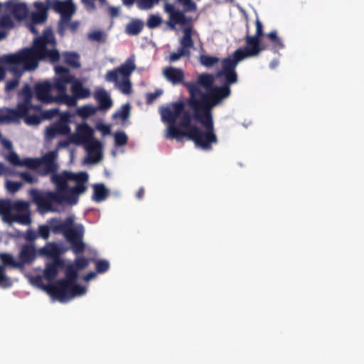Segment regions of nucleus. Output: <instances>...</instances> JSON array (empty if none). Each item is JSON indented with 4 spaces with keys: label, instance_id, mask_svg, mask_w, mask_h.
<instances>
[{
    "label": "nucleus",
    "instance_id": "19",
    "mask_svg": "<svg viewBox=\"0 0 364 364\" xmlns=\"http://www.w3.org/2000/svg\"><path fill=\"white\" fill-rule=\"evenodd\" d=\"M36 257V250L33 244L23 245L18 254L19 263H22V267L25 264L32 263Z\"/></svg>",
    "mask_w": 364,
    "mask_h": 364
},
{
    "label": "nucleus",
    "instance_id": "64",
    "mask_svg": "<svg viewBox=\"0 0 364 364\" xmlns=\"http://www.w3.org/2000/svg\"><path fill=\"white\" fill-rule=\"evenodd\" d=\"M7 171L8 168L3 163H0V175L5 174Z\"/></svg>",
    "mask_w": 364,
    "mask_h": 364
},
{
    "label": "nucleus",
    "instance_id": "13",
    "mask_svg": "<svg viewBox=\"0 0 364 364\" xmlns=\"http://www.w3.org/2000/svg\"><path fill=\"white\" fill-rule=\"evenodd\" d=\"M0 287L2 288H9L13 283L11 278L6 274V268L11 267L15 269L22 268V263H19L14 259V257L9 253H0Z\"/></svg>",
    "mask_w": 364,
    "mask_h": 364
},
{
    "label": "nucleus",
    "instance_id": "2",
    "mask_svg": "<svg viewBox=\"0 0 364 364\" xmlns=\"http://www.w3.org/2000/svg\"><path fill=\"white\" fill-rule=\"evenodd\" d=\"M72 175L64 173L60 175H55L50 178V182L55 186V191H41L38 189H31L29 196L33 203L39 210L43 212H53L55 209L53 205H58L77 204L78 196L87 191L86 186L75 184L70 187L68 183L70 182Z\"/></svg>",
    "mask_w": 364,
    "mask_h": 364
},
{
    "label": "nucleus",
    "instance_id": "55",
    "mask_svg": "<svg viewBox=\"0 0 364 364\" xmlns=\"http://www.w3.org/2000/svg\"><path fill=\"white\" fill-rule=\"evenodd\" d=\"M108 13L111 18L117 17L119 15V9L115 6H109Z\"/></svg>",
    "mask_w": 364,
    "mask_h": 364
},
{
    "label": "nucleus",
    "instance_id": "35",
    "mask_svg": "<svg viewBox=\"0 0 364 364\" xmlns=\"http://www.w3.org/2000/svg\"><path fill=\"white\" fill-rule=\"evenodd\" d=\"M267 37L272 45V50L274 52H278L284 48V44L282 40L277 36L276 31H272L269 33Z\"/></svg>",
    "mask_w": 364,
    "mask_h": 364
},
{
    "label": "nucleus",
    "instance_id": "34",
    "mask_svg": "<svg viewBox=\"0 0 364 364\" xmlns=\"http://www.w3.org/2000/svg\"><path fill=\"white\" fill-rule=\"evenodd\" d=\"M213 82L214 77L213 75L209 73H202L198 75V81L195 83L197 84L198 87L199 85H200L208 91L211 87H213Z\"/></svg>",
    "mask_w": 364,
    "mask_h": 364
},
{
    "label": "nucleus",
    "instance_id": "30",
    "mask_svg": "<svg viewBox=\"0 0 364 364\" xmlns=\"http://www.w3.org/2000/svg\"><path fill=\"white\" fill-rule=\"evenodd\" d=\"M94 261L93 259H87L83 257H77L73 264H69L65 269L71 268L76 273V279H78V271L85 269L88 267L90 262Z\"/></svg>",
    "mask_w": 364,
    "mask_h": 364
},
{
    "label": "nucleus",
    "instance_id": "37",
    "mask_svg": "<svg viewBox=\"0 0 364 364\" xmlns=\"http://www.w3.org/2000/svg\"><path fill=\"white\" fill-rule=\"evenodd\" d=\"M87 38L90 41L97 43H105L106 41V34L100 30H96L88 33Z\"/></svg>",
    "mask_w": 364,
    "mask_h": 364
},
{
    "label": "nucleus",
    "instance_id": "49",
    "mask_svg": "<svg viewBox=\"0 0 364 364\" xmlns=\"http://www.w3.org/2000/svg\"><path fill=\"white\" fill-rule=\"evenodd\" d=\"M6 159L15 166H21L22 160L20 159L18 155L14 151H11L7 156Z\"/></svg>",
    "mask_w": 364,
    "mask_h": 364
},
{
    "label": "nucleus",
    "instance_id": "38",
    "mask_svg": "<svg viewBox=\"0 0 364 364\" xmlns=\"http://www.w3.org/2000/svg\"><path fill=\"white\" fill-rule=\"evenodd\" d=\"M130 115V105H124L121 109L113 114L114 118H120L123 122L127 121Z\"/></svg>",
    "mask_w": 364,
    "mask_h": 364
},
{
    "label": "nucleus",
    "instance_id": "57",
    "mask_svg": "<svg viewBox=\"0 0 364 364\" xmlns=\"http://www.w3.org/2000/svg\"><path fill=\"white\" fill-rule=\"evenodd\" d=\"M18 82L16 80H10L6 83V89L7 90H14L18 86Z\"/></svg>",
    "mask_w": 364,
    "mask_h": 364
},
{
    "label": "nucleus",
    "instance_id": "48",
    "mask_svg": "<svg viewBox=\"0 0 364 364\" xmlns=\"http://www.w3.org/2000/svg\"><path fill=\"white\" fill-rule=\"evenodd\" d=\"M24 117H25V121H26V124H31V125L38 124L43 120L41 114L40 115H38V114H28V113L27 115L25 116Z\"/></svg>",
    "mask_w": 364,
    "mask_h": 364
},
{
    "label": "nucleus",
    "instance_id": "12",
    "mask_svg": "<svg viewBox=\"0 0 364 364\" xmlns=\"http://www.w3.org/2000/svg\"><path fill=\"white\" fill-rule=\"evenodd\" d=\"M183 6V11L176 9L173 4L165 3L164 9L168 14V20L166 22L167 26L172 30L176 28V26L186 25L190 23L191 18L185 15L186 12H195L197 10L196 4L193 0H177Z\"/></svg>",
    "mask_w": 364,
    "mask_h": 364
},
{
    "label": "nucleus",
    "instance_id": "4",
    "mask_svg": "<svg viewBox=\"0 0 364 364\" xmlns=\"http://www.w3.org/2000/svg\"><path fill=\"white\" fill-rule=\"evenodd\" d=\"M161 115L162 119L168 124L166 137L176 139L177 141H181L180 132L185 130L181 128L186 129L190 127L193 119V114L185 109L184 102L182 101L176 102L170 106L163 107L161 110Z\"/></svg>",
    "mask_w": 364,
    "mask_h": 364
},
{
    "label": "nucleus",
    "instance_id": "40",
    "mask_svg": "<svg viewBox=\"0 0 364 364\" xmlns=\"http://www.w3.org/2000/svg\"><path fill=\"white\" fill-rule=\"evenodd\" d=\"M40 159H30L27 158L22 160L21 166H26L32 169H37L41 165Z\"/></svg>",
    "mask_w": 364,
    "mask_h": 364
},
{
    "label": "nucleus",
    "instance_id": "31",
    "mask_svg": "<svg viewBox=\"0 0 364 364\" xmlns=\"http://www.w3.org/2000/svg\"><path fill=\"white\" fill-rule=\"evenodd\" d=\"M95 98L97 100L101 109H107L112 105V102L107 92L104 90L98 91L95 94Z\"/></svg>",
    "mask_w": 364,
    "mask_h": 364
},
{
    "label": "nucleus",
    "instance_id": "23",
    "mask_svg": "<svg viewBox=\"0 0 364 364\" xmlns=\"http://www.w3.org/2000/svg\"><path fill=\"white\" fill-rule=\"evenodd\" d=\"M63 265V261L60 258L54 259L50 263L47 264L43 274L48 281H53L58 273V269Z\"/></svg>",
    "mask_w": 364,
    "mask_h": 364
},
{
    "label": "nucleus",
    "instance_id": "50",
    "mask_svg": "<svg viewBox=\"0 0 364 364\" xmlns=\"http://www.w3.org/2000/svg\"><path fill=\"white\" fill-rule=\"evenodd\" d=\"M20 176L23 181L29 183L31 184L35 183L38 181V178H36L29 172H21L20 173Z\"/></svg>",
    "mask_w": 364,
    "mask_h": 364
},
{
    "label": "nucleus",
    "instance_id": "21",
    "mask_svg": "<svg viewBox=\"0 0 364 364\" xmlns=\"http://www.w3.org/2000/svg\"><path fill=\"white\" fill-rule=\"evenodd\" d=\"M66 85H63L60 82L57 83L55 85V91L57 95H55V102L64 103L69 106L74 105L75 104V99L73 97L68 95L66 93Z\"/></svg>",
    "mask_w": 364,
    "mask_h": 364
},
{
    "label": "nucleus",
    "instance_id": "44",
    "mask_svg": "<svg viewBox=\"0 0 364 364\" xmlns=\"http://www.w3.org/2000/svg\"><path fill=\"white\" fill-rule=\"evenodd\" d=\"M96 272L98 274L106 272L109 268V263L105 259L95 260Z\"/></svg>",
    "mask_w": 364,
    "mask_h": 364
},
{
    "label": "nucleus",
    "instance_id": "24",
    "mask_svg": "<svg viewBox=\"0 0 364 364\" xmlns=\"http://www.w3.org/2000/svg\"><path fill=\"white\" fill-rule=\"evenodd\" d=\"M55 70L56 74L59 76L54 81V85L58 82L62 83L63 85H67L68 83H71L74 80V77L70 74V70L68 68L62 66L58 65L55 68Z\"/></svg>",
    "mask_w": 364,
    "mask_h": 364
},
{
    "label": "nucleus",
    "instance_id": "1",
    "mask_svg": "<svg viewBox=\"0 0 364 364\" xmlns=\"http://www.w3.org/2000/svg\"><path fill=\"white\" fill-rule=\"evenodd\" d=\"M60 59V53L57 49V41L53 29L48 27L41 36L33 39L30 47L4 55L1 61L14 67H21L24 71H32L38 68L41 61L55 64Z\"/></svg>",
    "mask_w": 364,
    "mask_h": 364
},
{
    "label": "nucleus",
    "instance_id": "36",
    "mask_svg": "<svg viewBox=\"0 0 364 364\" xmlns=\"http://www.w3.org/2000/svg\"><path fill=\"white\" fill-rule=\"evenodd\" d=\"M22 95H23V101L18 103L21 106H24L28 111V107H31V102L32 100L33 93L31 89L28 85H25L22 89Z\"/></svg>",
    "mask_w": 364,
    "mask_h": 364
},
{
    "label": "nucleus",
    "instance_id": "15",
    "mask_svg": "<svg viewBox=\"0 0 364 364\" xmlns=\"http://www.w3.org/2000/svg\"><path fill=\"white\" fill-rule=\"evenodd\" d=\"M136 65L134 60L132 58L127 59L124 63L119 67L107 71L105 75V79L108 82L118 83L119 75H121L123 78H129L130 75L135 70Z\"/></svg>",
    "mask_w": 364,
    "mask_h": 364
},
{
    "label": "nucleus",
    "instance_id": "51",
    "mask_svg": "<svg viewBox=\"0 0 364 364\" xmlns=\"http://www.w3.org/2000/svg\"><path fill=\"white\" fill-rule=\"evenodd\" d=\"M43 119H51L58 114V109H50L41 112Z\"/></svg>",
    "mask_w": 364,
    "mask_h": 364
},
{
    "label": "nucleus",
    "instance_id": "47",
    "mask_svg": "<svg viewBox=\"0 0 364 364\" xmlns=\"http://www.w3.org/2000/svg\"><path fill=\"white\" fill-rule=\"evenodd\" d=\"M96 112V109L91 105H85L80 107L78 110L79 114L82 117H90Z\"/></svg>",
    "mask_w": 364,
    "mask_h": 364
},
{
    "label": "nucleus",
    "instance_id": "59",
    "mask_svg": "<svg viewBox=\"0 0 364 364\" xmlns=\"http://www.w3.org/2000/svg\"><path fill=\"white\" fill-rule=\"evenodd\" d=\"M2 144L6 149L11 150L13 148L11 142L6 139L3 140Z\"/></svg>",
    "mask_w": 364,
    "mask_h": 364
},
{
    "label": "nucleus",
    "instance_id": "27",
    "mask_svg": "<svg viewBox=\"0 0 364 364\" xmlns=\"http://www.w3.org/2000/svg\"><path fill=\"white\" fill-rule=\"evenodd\" d=\"M36 7L38 11L32 13L31 14V22L32 23H43L47 19V7L42 3H36Z\"/></svg>",
    "mask_w": 364,
    "mask_h": 364
},
{
    "label": "nucleus",
    "instance_id": "8",
    "mask_svg": "<svg viewBox=\"0 0 364 364\" xmlns=\"http://www.w3.org/2000/svg\"><path fill=\"white\" fill-rule=\"evenodd\" d=\"M195 120L200 123L204 129L191 124L190 127H187L184 132H180L181 141L184 137H186L193 141L197 147L205 151L211 150L212 144L218 143V137L214 130V122L202 119Z\"/></svg>",
    "mask_w": 364,
    "mask_h": 364
},
{
    "label": "nucleus",
    "instance_id": "16",
    "mask_svg": "<svg viewBox=\"0 0 364 364\" xmlns=\"http://www.w3.org/2000/svg\"><path fill=\"white\" fill-rule=\"evenodd\" d=\"M33 89L35 96L38 101L46 104L55 102V96L51 95V92L55 90L54 82L51 83L49 81L39 82L35 85Z\"/></svg>",
    "mask_w": 364,
    "mask_h": 364
},
{
    "label": "nucleus",
    "instance_id": "39",
    "mask_svg": "<svg viewBox=\"0 0 364 364\" xmlns=\"http://www.w3.org/2000/svg\"><path fill=\"white\" fill-rule=\"evenodd\" d=\"M200 63L208 68L212 67L219 62V58L208 55H201L199 58Z\"/></svg>",
    "mask_w": 364,
    "mask_h": 364
},
{
    "label": "nucleus",
    "instance_id": "9",
    "mask_svg": "<svg viewBox=\"0 0 364 364\" xmlns=\"http://www.w3.org/2000/svg\"><path fill=\"white\" fill-rule=\"evenodd\" d=\"M221 64L222 68L216 73L215 77L220 80L222 85L213 86L208 92L219 104L230 96V86L238 82V75L236 69L224 60H222Z\"/></svg>",
    "mask_w": 364,
    "mask_h": 364
},
{
    "label": "nucleus",
    "instance_id": "41",
    "mask_svg": "<svg viewBox=\"0 0 364 364\" xmlns=\"http://www.w3.org/2000/svg\"><path fill=\"white\" fill-rule=\"evenodd\" d=\"M11 205L10 201L6 200H0V215L4 218L9 217L11 213Z\"/></svg>",
    "mask_w": 364,
    "mask_h": 364
},
{
    "label": "nucleus",
    "instance_id": "18",
    "mask_svg": "<svg viewBox=\"0 0 364 364\" xmlns=\"http://www.w3.org/2000/svg\"><path fill=\"white\" fill-rule=\"evenodd\" d=\"M164 76L173 85L183 84L185 86L184 72L181 68L166 67L163 70Z\"/></svg>",
    "mask_w": 364,
    "mask_h": 364
},
{
    "label": "nucleus",
    "instance_id": "14",
    "mask_svg": "<svg viewBox=\"0 0 364 364\" xmlns=\"http://www.w3.org/2000/svg\"><path fill=\"white\" fill-rule=\"evenodd\" d=\"M180 48L177 52L171 53L169 60L175 62L181 57L186 56L190 58L191 55V49L194 48V42L192 38V31L191 28H185L183 35L179 41Z\"/></svg>",
    "mask_w": 364,
    "mask_h": 364
},
{
    "label": "nucleus",
    "instance_id": "46",
    "mask_svg": "<svg viewBox=\"0 0 364 364\" xmlns=\"http://www.w3.org/2000/svg\"><path fill=\"white\" fill-rule=\"evenodd\" d=\"M128 137L124 132H118L114 134V143L117 146H122L127 144Z\"/></svg>",
    "mask_w": 364,
    "mask_h": 364
},
{
    "label": "nucleus",
    "instance_id": "17",
    "mask_svg": "<svg viewBox=\"0 0 364 364\" xmlns=\"http://www.w3.org/2000/svg\"><path fill=\"white\" fill-rule=\"evenodd\" d=\"M50 7L61 16V19L68 23L75 11V4L72 0H53L50 2Z\"/></svg>",
    "mask_w": 364,
    "mask_h": 364
},
{
    "label": "nucleus",
    "instance_id": "22",
    "mask_svg": "<svg viewBox=\"0 0 364 364\" xmlns=\"http://www.w3.org/2000/svg\"><path fill=\"white\" fill-rule=\"evenodd\" d=\"M70 132L68 121L61 119L53 126L47 129V134L50 137H54L56 134H68Z\"/></svg>",
    "mask_w": 364,
    "mask_h": 364
},
{
    "label": "nucleus",
    "instance_id": "10",
    "mask_svg": "<svg viewBox=\"0 0 364 364\" xmlns=\"http://www.w3.org/2000/svg\"><path fill=\"white\" fill-rule=\"evenodd\" d=\"M72 141L76 144L87 143V151L88 152L87 161L97 163L101 157L100 143L93 139V130L87 124L78 125L77 134L72 136Z\"/></svg>",
    "mask_w": 364,
    "mask_h": 364
},
{
    "label": "nucleus",
    "instance_id": "52",
    "mask_svg": "<svg viewBox=\"0 0 364 364\" xmlns=\"http://www.w3.org/2000/svg\"><path fill=\"white\" fill-rule=\"evenodd\" d=\"M6 187L12 193H15L20 189L21 183L17 181H7Z\"/></svg>",
    "mask_w": 364,
    "mask_h": 364
},
{
    "label": "nucleus",
    "instance_id": "3",
    "mask_svg": "<svg viewBox=\"0 0 364 364\" xmlns=\"http://www.w3.org/2000/svg\"><path fill=\"white\" fill-rule=\"evenodd\" d=\"M50 230L54 233H62L70 242L73 252L77 255L82 253L85 248L82 241L84 228L81 224L75 225L72 218H66L63 221L53 219L50 226L42 225L38 227V237L47 240Z\"/></svg>",
    "mask_w": 364,
    "mask_h": 364
},
{
    "label": "nucleus",
    "instance_id": "61",
    "mask_svg": "<svg viewBox=\"0 0 364 364\" xmlns=\"http://www.w3.org/2000/svg\"><path fill=\"white\" fill-rule=\"evenodd\" d=\"M100 129L103 134H109L111 132L110 127L107 125H102Z\"/></svg>",
    "mask_w": 364,
    "mask_h": 364
},
{
    "label": "nucleus",
    "instance_id": "33",
    "mask_svg": "<svg viewBox=\"0 0 364 364\" xmlns=\"http://www.w3.org/2000/svg\"><path fill=\"white\" fill-rule=\"evenodd\" d=\"M144 28V23L139 19H134L127 24L126 33L129 36H136L141 33Z\"/></svg>",
    "mask_w": 364,
    "mask_h": 364
},
{
    "label": "nucleus",
    "instance_id": "53",
    "mask_svg": "<svg viewBox=\"0 0 364 364\" xmlns=\"http://www.w3.org/2000/svg\"><path fill=\"white\" fill-rule=\"evenodd\" d=\"M161 94V91L157 90L154 92H149L146 95V102L150 104L152 103Z\"/></svg>",
    "mask_w": 364,
    "mask_h": 364
},
{
    "label": "nucleus",
    "instance_id": "42",
    "mask_svg": "<svg viewBox=\"0 0 364 364\" xmlns=\"http://www.w3.org/2000/svg\"><path fill=\"white\" fill-rule=\"evenodd\" d=\"M118 85L119 89L120 91L124 95H129L132 92V83L129 80V78H123L122 81L119 83H117Z\"/></svg>",
    "mask_w": 364,
    "mask_h": 364
},
{
    "label": "nucleus",
    "instance_id": "28",
    "mask_svg": "<svg viewBox=\"0 0 364 364\" xmlns=\"http://www.w3.org/2000/svg\"><path fill=\"white\" fill-rule=\"evenodd\" d=\"M62 57L63 58V62L65 64L73 68H80V56L77 53L73 51H65L62 53Z\"/></svg>",
    "mask_w": 364,
    "mask_h": 364
},
{
    "label": "nucleus",
    "instance_id": "58",
    "mask_svg": "<svg viewBox=\"0 0 364 364\" xmlns=\"http://www.w3.org/2000/svg\"><path fill=\"white\" fill-rule=\"evenodd\" d=\"M96 275H97V272H90L84 276L83 279L85 281L87 282V281H90L92 279L95 278L96 277Z\"/></svg>",
    "mask_w": 364,
    "mask_h": 364
},
{
    "label": "nucleus",
    "instance_id": "25",
    "mask_svg": "<svg viewBox=\"0 0 364 364\" xmlns=\"http://www.w3.org/2000/svg\"><path fill=\"white\" fill-rule=\"evenodd\" d=\"M71 83V91L75 98L85 99L90 96V90L88 88L84 87L80 81L74 79Z\"/></svg>",
    "mask_w": 364,
    "mask_h": 364
},
{
    "label": "nucleus",
    "instance_id": "6",
    "mask_svg": "<svg viewBox=\"0 0 364 364\" xmlns=\"http://www.w3.org/2000/svg\"><path fill=\"white\" fill-rule=\"evenodd\" d=\"M76 273L71 268L65 269V278L45 287V290L53 298L64 302L85 293V288L77 283Z\"/></svg>",
    "mask_w": 364,
    "mask_h": 364
},
{
    "label": "nucleus",
    "instance_id": "20",
    "mask_svg": "<svg viewBox=\"0 0 364 364\" xmlns=\"http://www.w3.org/2000/svg\"><path fill=\"white\" fill-rule=\"evenodd\" d=\"M6 114L0 115V122L16 121L27 115L28 111L19 104L16 109H7Z\"/></svg>",
    "mask_w": 364,
    "mask_h": 364
},
{
    "label": "nucleus",
    "instance_id": "63",
    "mask_svg": "<svg viewBox=\"0 0 364 364\" xmlns=\"http://www.w3.org/2000/svg\"><path fill=\"white\" fill-rule=\"evenodd\" d=\"M41 108H42V106L41 105H33L31 102V107H28V111L30 109H33V110H36V111H41Z\"/></svg>",
    "mask_w": 364,
    "mask_h": 364
},
{
    "label": "nucleus",
    "instance_id": "26",
    "mask_svg": "<svg viewBox=\"0 0 364 364\" xmlns=\"http://www.w3.org/2000/svg\"><path fill=\"white\" fill-rule=\"evenodd\" d=\"M14 18L18 21L25 19L28 14V9L26 4L15 3L10 8Z\"/></svg>",
    "mask_w": 364,
    "mask_h": 364
},
{
    "label": "nucleus",
    "instance_id": "11",
    "mask_svg": "<svg viewBox=\"0 0 364 364\" xmlns=\"http://www.w3.org/2000/svg\"><path fill=\"white\" fill-rule=\"evenodd\" d=\"M57 153L55 151H49L46 154L42 159H41L42 169L40 174L43 176L50 175V178L55 175H60L64 173H70L72 175L70 182L73 181L75 184H81L86 186L85 183L88 181V174L86 172L73 173L69 171H63L60 173H57L58 169V164L56 162Z\"/></svg>",
    "mask_w": 364,
    "mask_h": 364
},
{
    "label": "nucleus",
    "instance_id": "54",
    "mask_svg": "<svg viewBox=\"0 0 364 364\" xmlns=\"http://www.w3.org/2000/svg\"><path fill=\"white\" fill-rule=\"evenodd\" d=\"M38 237V234L36 232L32 230H28L25 235V238L28 241H33Z\"/></svg>",
    "mask_w": 364,
    "mask_h": 364
},
{
    "label": "nucleus",
    "instance_id": "7",
    "mask_svg": "<svg viewBox=\"0 0 364 364\" xmlns=\"http://www.w3.org/2000/svg\"><path fill=\"white\" fill-rule=\"evenodd\" d=\"M256 32L254 36L250 34L249 31H247L245 40L246 46L245 48L237 49L232 56H229L223 59L225 62L235 68L240 61L246 58L257 56L264 48L261 45V37L264 35L263 25L259 18L255 21Z\"/></svg>",
    "mask_w": 364,
    "mask_h": 364
},
{
    "label": "nucleus",
    "instance_id": "45",
    "mask_svg": "<svg viewBox=\"0 0 364 364\" xmlns=\"http://www.w3.org/2000/svg\"><path fill=\"white\" fill-rule=\"evenodd\" d=\"M161 22L162 19L159 16L151 14L146 21V26L149 28H155L159 26Z\"/></svg>",
    "mask_w": 364,
    "mask_h": 364
},
{
    "label": "nucleus",
    "instance_id": "56",
    "mask_svg": "<svg viewBox=\"0 0 364 364\" xmlns=\"http://www.w3.org/2000/svg\"><path fill=\"white\" fill-rule=\"evenodd\" d=\"M68 23H65L63 20L61 19V21L58 23V33L60 36H63L65 33V26Z\"/></svg>",
    "mask_w": 364,
    "mask_h": 364
},
{
    "label": "nucleus",
    "instance_id": "29",
    "mask_svg": "<svg viewBox=\"0 0 364 364\" xmlns=\"http://www.w3.org/2000/svg\"><path fill=\"white\" fill-rule=\"evenodd\" d=\"M109 195V191L102 183L93 185V195L92 199L100 203L105 200Z\"/></svg>",
    "mask_w": 364,
    "mask_h": 364
},
{
    "label": "nucleus",
    "instance_id": "32",
    "mask_svg": "<svg viewBox=\"0 0 364 364\" xmlns=\"http://www.w3.org/2000/svg\"><path fill=\"white\" fill-rule=\"evenodd\" d=\"M39 254L53 257V259L60 258V250L55 243H48L46 246L39 250Z\"/></svg>",
    "mask_w": 364,
    "mask_h": 364
},
{
    "label": "nucleus",
    "instance_id": "5",
    "mask_svg": "<svg viewBox=\"0 0 364 364\" xmlns=\"http://www.w3.org/2000/svg\"><path fill=\"white\" fill-rule=\"evenodd\" d=\"M185 87L190 95L187 104L193 110V119L213 121L212 110L220 104L208 92H203L196 83L186 82Z\"/></svg>",
    "mask_w": 364,
    "mask_h": 364
},
{
    "label": "nucleus",
    "instance_id": "62",
    "mask_svg": "<svg viewBox=\"0 0 364 364\" xmlns=\"http://www.w3.org/2000/svg\"><path fill=\"white\" fill-rule=\"evenodd\" d=\"M69 144H70V141L68 140L60 141L58 143V148H65V147H67Z\"/></svg>",
    "mask_w": 364,
    "mask_h": 364
},
{
    "label": "nucleus",
    "instance_id": "43",
    "mask_svg": "<svg viewBox=\"0 0 364 364\" xmlns=\"http://www.w3.org/2000/svg\"><path fill=\"white\" fill-rule=\"evenodd\" d=\"M159 0H136V6L141 10L151 9L154 4L159 3Z\"/></svg>",
    "mask_w": 364,
    "mask_h": 364
},
{
    "label": "nucleus",
    "instance_id": "60",
    "mask_svg": "<svg viewBox=\"0 0 364 364\" xmlns=\"http://www.w3.org/2000/svg\"><path fill=\"white\" fill-rule=\"evenodd\" d=\"M144 196V188H142V187H141V188H140L138 190V191L136 192V197L138 199L141 200V199H142V198H143Z\"/></svg>",
    "mask_w": 364,
    "mask_h": 364
}]
</instances>
